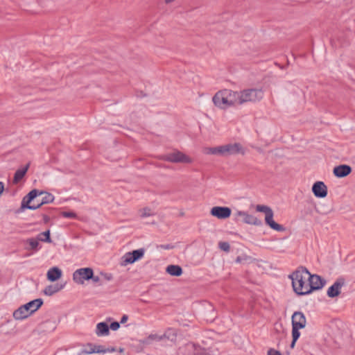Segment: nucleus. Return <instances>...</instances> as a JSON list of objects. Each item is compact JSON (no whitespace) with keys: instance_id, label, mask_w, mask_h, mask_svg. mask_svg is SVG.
<instances>
[{"instance_id":"17","label":"nucleus","mask_w":355,"mask_h":355,"mask_svg":"<svg viewBox=\"0 0 355 355\" xmlns=\"http://www.w3.org/2000/svg\"><path fill=\"white\" fill-rule=\"evenodd\" d=\"M352 167L347 164H341L334 167L333 173L334 175L339 178H345L351 173Z\"/></svg>"},{"instance_id":"31","label":"nucleus","mask_w":355,"mask_h":355,"mask_svg":"<svg viewBox=\"0 0 355 355\" xmlns=\"http://www.w3.org/2000/svg\"><path fill=\"white\" fill-rule=\"evenodd\" d=\"M302 328H299L297 327H292V337L294 340H297L300 336V329Z\"/></svg>"},{"instance_id":"6","label":"nucleus","mask_w":355,"mask_h":355,"mask_svg":"<svg viewBox=\"0 0 355 355\" xmlns=\"http://www.w3.org/2000/svg\"><path fill=\"white\" fill-rule=\"evenodd\" d=\"M223 147V157H229L241 154L245 155V149L239 143H230L225 145H222Z\"/></svg>"},{"instance_id":"34","label":"nucleus","mask_w":355,"mask_h":355,"mask_svg":"<svg viewBox=\"0 0 355 355\" xmlns=\"http://www.w3.org/2000/svg\"><path fill=\"white\" fill-rule=\"evenodd\" d=\"M62 216L64 218H76L77 215L73 211H63Z\"/></svg>"},{"instance_id":"42","label":"nucleus","mask_w":355,"mask_h":355,"mask_svg":"<svg viewBox=\"0 0 355 355\" xmlns=\"http://www.w3.org/2000/svg\"><path fill=\"white\" fill-rule=\"evenodd\" d=\"M297 340H294V339H293L291 343V348H293L295 347V343H296Z\"/></svg>"},{"instance_id":"30","label":"nucleus","mask_w":355,"mask_h":355,"mask_svg":"<svg viewBox=\"0 0 355 355\" xmlns=\"http://www.w3.org/2000/svg\"><path fill=\"white\" fill-rule=\"evenodd\" d=\"M156 340L158 341L162 340L163 336H162V335L159 336L157 334H150L148 336V338L145 340L143 341V343L150 344V340Z\"/></svg>"},{"instance_id":"10","label":"nucleus","mask_w":355,"mask_h":355,"mask_svg":"<svg viewBox=\"0 0 355 355\" xmlns=\"http://www.w3.org/2000/svg\"><path fill=\"white\" fill-rule=\"evenodd\" d=\"M212 101L214 105L219 108L225 109L227 107H230L229 105L227 97L225 94V89L218 92L214 96Z\"/></svg>"},{"instance_id":"33","label":"nucleus","mask_w":355,"mask_h":355,"mask_svg":"<svg viewBox=\"0 0 355 355\" xmlns=\"http://www.w3.org/2000/svg\"><path fill=\"white\" fill-rule=\"evenodd\" d=\"M154 214L153 212L151 211L150 209L149 208H144L142 210H141V217H147V216H153Z\"/></svg>"},{"instance_id":"12","label":"nucleus","mask_w":355,"mask_h":355,"mask_svg":"<svg viewBox=\"0 0 355 355\" xmlns=\"http://www.w3.org/2000/svg\"><path fill=\"white\" fill-rule=\"evenodd\" d=\"M345 280L343 277H339L327 290V295L329 297H335L340 295L341 288L345 285Z\"/></svg>"},{"instance_id":"18","label":"nucleus","mask_w":355,"mask_h":355,"mask_svg":"<svg viewBox=\"0 0 355 355\" xmlns=\"http://www.w3.org/2000/svg\"><path fill=\"white\" fill-rule=\"evenodd\" d=\"M230 106L240 105V92L225 89Z\"/></svg>"},{"instance_id":"35","label":"nucleus","mask_w":355,"mask_h":355,"mask_svg":"<svg viewBox=\"0 0 355 355\" xmlns=\"http://www.w3.org/2000/svg\"><path fill=\"white\" fill-rule=\"evenodd\" d=\"M110 329H111L113 331H116L120 327V323L118 322H113L110 324L109 326Z\"/></svg>"},{"instance_id":"16","label":"nucleus","mask_w":355,"mask_h":355,"mask_svg":"<svg viewBox=\"0 0 355 355\" xmlns=\"http://www.w3.org/2000/svg\"><path fill=\"white\" fill-rule=\"evenodd\" d=\"M236 216H241L243 218V221L245 223L250 224V225H254L257 226H261L262 225V221L259 219H258L257 217L250 215L248 214L245 211H238L236 213Z\"/></svg>"},{"instance_id":"40","label":"nucleus","mask_w":355,"mask_h":355,"mask_svg":"<svg viewBox=\"0 0 355 355\" xmlns=\"http://www.w3.org/2000/svg\"><path fill=\"white\" fill-rule=\"evenodd\" d=\"M42 217H43V220H44V223H47L49 222L50 218L47 215L42 214Z\"/></svg>"},{"instance_id":"24","label":"nucleus","mask_w":355,"mask_h":355,"mask_svg":"<svg viewBox=\"0 0 355 355\" xmlns=\"http://www.w3.org/2000/svg\"><path fill=\"white\" fill-rule=\"evenodd\" d=\"M203 152L206 155H216L223 157V147L222 146L216 147L205 148Z\"/></svg>"},{"instance_id":"39","label":"nucleus","mask_w":355,"mask_h":355,"mask_svg":"<svg viewBox=\"0 0 355 355\" xmlns=\"http://www.w3.org/2000/svg\"><path fill=\"white\" fill-rule=\"evenodd\" d=\"M128 319V316L127 315H123L121 318V321L119 323H121V324H124L125 322H127Z\"/></svg>"},{"instance_id":"3","label":"nucleus","mask_w":355,"mask_h":355,"mask_svg":"<svg viewBox=\"0 0 355 355\" xmlns=\"http://www.w3.org/2000/svg\"><path fill=\"white\" fill-rule=\"evenodd\" d=\"M42 304L43 300L41 298L32 300L16 309L13 312V318L17 320H24L38 310Z\"/></svg>"},{"instance_id":"41","label":"nucleus","mask_w":355,"mask_h":355,"mask_svg":"<svg viewBox=\"0 0 355 355\" xmlns=\"http://www.w3.org/2000/svg\"><path fill=\"white\" fill-rule=\"evenodd\" d=\"M4 191V184L2 182H0V196Z\"/></svg>"},{"instance_id":"36","label":"nucleus","mask_w":355,"mask_h":355,"mask_svg":"<svg viewBox=\"0 0 355 355\" xmlns=\"http://www.w3.org/2000/svg\"><path fill=\"white\" fill-rule=\"evenodd\" d=\"M90 279H92L94 283H99L100 285L102 284L101 277L99 276L94 275L93 270H92V278H91Z\"/></svg>"},{"instance_id":"13","label":"nucleus","mask_w":355,"mask_h":355,"mask_svg":"<svg viewBox=\"0 0 355 355\" xmlns=\"http://www.w3.org/2000/svg\"><path fill=\"white\" fill-rule=\"evenodd\" d=\"M89 349H85L83 352L86 354H91L94 353L105 354L107 352H114L116 349L114 347H105L100 345H94L92 343L88 344Z\"/></svg>"},{"instance_id":"26","label":"nucleus","mask_w":355,"mask_h":355,"mask_svg":"<svg viewBox=\"0 0 355 355\" xmlns=\"http://www.w3.org/2000/svg\"><path fill=\"white\" fill-rule=\"evenodd\" d=\"M163 340L167 339L172 342H175L177 337L176 331L173 329H168L165 333L162 335Z\"/></svg>"},{"instance_id":"27","label":"nucleus","mask_w":355,"mask_h":355,"mask_svg":"<svg viewBox=\"0 0 355 355\" xmlns=\"http://www.w3.org/2000/svg\"><path fill=\"white\" fill-rule=\"evenodd\" d=\"M50 230H48L45 232H43L40 234H39L37 235V240L40 241H42V242H46V243H51L52 242V240L51 239V236H50Z\"/></svg>"},{"instance_id":"38","label":"nucleus","mask_w":355,"mask_h":355,"mask_svg":"<svg viewBox=\"0 0 355 355\" xmlns=\"http://www.w3.org/2000/svg\"><path fill=\"white\" fill-rule=\"evenodd\" d=\"M101 275L107 281H110L112 279V275L107 273H101Z\"/></svg>"},{"instance_id":"20","label":"nucleus","mask_w":355,"mask_h":355,"mask_svg":"<svg viewBox=\"0 0 355 355\" xmlns=\"http://www.w3.org/2000/svg\"><path fill=\"white\" fill-rule=\"evenodd\" d=\"M98 336H105L110 334V327L105 322H101L97 324L95 331Z\"/></svg>"},{"instance_id":"32","label":"nucleus","mask_w":355,"mask_h":355,"mask_svg":"<svg viewBox=\"0 0 355 355\" xmlns=\"http://www.w3.org/2000/svg\"><path fill=\"white\" fill-rule=\"evenodd\" d=\"M218 247L221 250L225 251L226 252H228L230 250V246L229 243L225 242V241L219 242Z\"/></svg>"},{"instance_id":"21","label":"nucleus","mask_w":355,"mask_h":355,"mask_svg":"<svg viewBox=\"0 0 355 355\" xmlns=\"http://www.w3.org/2000/svg\"><path fill=\"white\" fill-rule=\"evenodd\" d=\"M47 279L51 282H55L62 276V270L58 267H53L47 272Z\"/></svg>"},{"instance_id":"1","label":"nucleus","mask_w":355,"mask_h":355,"mask_svg":"<svg viewBox=\"0 0 355 355\" xmlns=\"http://www.w3.org/2000/svg\"><path fill=\"white\" fill-rule=\"evenodd\" d=\"M54 199L53 195L51 193L33 189L22 199L20 211L25 209H37L43 205L53 202Z\"/></svg>"},{"instance_id":"8","label":"nucleus","mask_w":355,"mask_h":355,"mask_svg":"<svg viewBox=\"0 0 355 355\" xmlns=\"http://www.w3.org/2000/svg\"><path fill=\"white\" fill-rule=\"evenodd\" d=\"M309 282V290L306 292H309V294L312 293L313 291L321 289L326 284L325 279L322 278L320 275H312L310 273L307 277Z\"/></svg>"},{"instance_id":"11","label":"nucleus","mask_w":355,"mask_h":355,"mask_svg":"<svg viewBox=\"0 0 355 355\" xmlns=\"http://www.w3.org/2000/svg\"><path fill=\"white\" fill-rule=\"evenodd\" d=\"M210 214L218 219H226L231 216L232 210L227 207L216 206L211 209Z\"/></svg>"},{"instance_id":"19","label":"nucleus","mask_w":355,"mask_h":355,"mask_svg":"<svg viewBox=\"0 0 355 355\" xmlns=\"http://www.w3.org/2000/svg\"><path fill=\"white\" fill-rule=\"evenodd\" d=\"M265 222L271 229L274 230L277 232H284L285 230V227L283 225H279L274 221L273 212L267 214L265 216Z\"/></svg>"},{"instance_id":"23","label":"nucleus","mask_w":355,"mask_h":355,"mask_svg":"<svg viewBox=\"0 0 355 355\" xmlns=\"http://www.w3.org/2000/svg\"><path fill=\"white\" fill-rule=\"evenodd\" d=\"M166 271L167 273L174 277H180L182 272V268L178 265H169L166 267Z\"/></svg>"},{"instance_id":"25","label":"nucleus","mask_w":355,"mask_h":355,"mask_svg":"<svg viewBox=\"0 0 355 355\" xmlns=\"http://www.w3.org/2000/svg\"><path fill=\"white\" fill-rule=\"evenodd\" d=\"M62 288V286H59L58 284L49 285V286H47L44 288V293L46 295L51 296L53 294H55V293L60 291Z\"/></svg>"},{"instance_id":"28","label":"nucleus","mask_w":355,"mask_h":355,"mask_svg":"<svg viewBox=\"0 0 355 355\" xmlns=\"http://www.w3.org/2000/svg\"><path fill=\"white\" fill-rule=\"evenodd\" d=\"M27 243L30 245V250H33L34 251L38 250V247L40 245L39 240H37V237L36 239H28L27 240Z\"/></svg>"},{"instance_id":"14","label":"nucleus","mask_w":355,"mask_h":355,"mask_svg":"<svg viewBox=\"0 0 355 355\" xmlns=\"http://www.w3.org/2000/svg\"><path fill=\"white\" fill-rule=\"evenodd\" d=\"M312 192L317 198H323L327 196V187L323 182L318 181L313 184Z\"/></svg>"},{"instance_id":"2","label":"nucleus","mask_w":355,"mask_h":355,"mask_svg":"<svg viewBox=\"0 0 355 355\" xmlns=\"http://www.w3.org/2000/svg\"><path fill=\"white\" fill-rule=\"evenodd\" d=\"M310 275V272L306 267L300 266L294 271L289 277L292 280V286L293 291L298 295H308L309 292H306L309 290V282H306L307 277Z\"/></svg>"},{"instance_id":"15","label":"nucleus","mask_w":355,"mask_h":355,"mask_svg":"<svg viewBox=\"0 0 355 355\" xmlns=\"http://www.w3.org/2000/svg\"><path fill=\"white\" fill-rule=\"evenodd\" d=\"M292 327L304 328L306 324V319L304 314L301 311H295L291 317Z\"/></svg>"},{"instance_id":"43","label":"nucleus","mask_w":355,"mask_h":355,"mask_svg":"<svg viewBox=\"0 0 355 355\" xmlns=\"http://www.w3.org/2000/svg\"><path fill=\"white\" fill-rule=\"evenodd\" d=\"M162 248L164 249H170L171 247L170 245H163Z\"/></svg>"},{"instance_id":"4","label":"nucleus","mask_w":355,"mask_h":355,"mask_svg":"<svg viewBox=\"0 0 355 355\" xmlns=\"http://www.w3.org/2000/svg\"><path fill=\"white\" fill-rule=\"evenodd\" d=\"M263 97L261 89H246L240 91V105L246 103H255L261 101Z\"/></svg>"},{"instance_id":"37","label":"nucleus","mask_w":355,"mask_h":355,"mask_svg":"<svg viewBox=\"0 0 355 355\" xmlns=\"http://www.w3.org/2000/svg\"><path fill=\"white\" fill-rule=\"evenodd\" d=\"M268 355H282L279 351L270 348L268 351Z\"/></svg>"},{"instance_id":"5","label":"nucleus","mask_w":355,"mask_h":355,"mask_svg":"<svg viewBox=\"0 0 355 355\" xmlns=\"http://www.w3.org/2000/svg\"><path fill=\"white\" fill-rule=\"evenodd\" d=\"M161 160L172 163H191L192 159L187 155L179 150H174L172 153L163 155L159 157Z\"/></svg>"},{"instance_id":"44","label":"nucleus","mask_w":355,"mask_h":355,"mask_svg":"<svg viewBox=\"0 0 355 355\" xmlns=\"http://www.w3.org/2000/svg\"><path fill=\"white\" fill-rule=\"evenodd\" d=\"M174 1L175 0H165V3H171V2Z\"/></svg>"},{"instance_id":"9","label":"nucleus","mask_w":355,"mask_h":355,"mask_svg":"<svg viewBox=\"0 0 355 355\" xmlns=\"http://www.w3.org/2000/svg\"><path fill=\"white\" fill-rule=\"evenodd\" d=\"M145 250L140 248L138 250H133L125 253L122 257V266H126L127 264L133 263L135 261L141 259L144 255Z\"/></svg>"},{"instance_id":"7","label":"nucleus","mask_w":355,"mask_h":355,"mask_svg":"<svg viewBox=\"0 0 355 355\" xmlns=\"http://www.w3.org/2000/svg\"><path fill=\"white\" fill-rule=\"evenodd\" d=\"M92 270L91 268H79L73 273V280L78 284H83L85 281L92 278Z\"/></svg>"},{"instance_id":"22","label":"nucleus","mask_w":355,"mask_h":355,"mask_svg":"<svg viewBox=\"0 0 355 355\" xmlns=\"http://www.w3.org/2000/svg\"><path fill=\"white\" fill-rule=\"evenodd\" d=\"M30 166V163H28L24 167L19 168L16 171L13 178V183L17 184L26 175Z\"/></svg>"},{"instance_id":"29","label":"nucleus","mask_w":355,"mask_h":355,"mask_svg":"<svg viewBox=\"0 0 355 355\" xmlns=\"http://www.w3.org/2000/svg\"><path fill=\"white\" fill-rule=\"evenodd\" d=\"M256 210L259 212L265 213L266 216L267 214H269L273 212L270 207H269L266 205H257Z\"/></svg>"}]
</instances>
